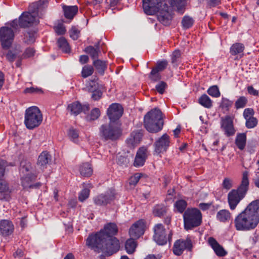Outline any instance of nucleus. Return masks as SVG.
<instances>
[{"instance_id":"obj_1","label":"nucleus","mask_w":259,"mask_h":259,"mask_svg":"<svg viewBox=\"0 0 259 259\" xmlns=\"http://www.w3.org/2000/svg\"><path fill=\"white\" fill-rule=\"evenodd\" d=\"M259 223V199L249 203L244 210L234 219L237 231H247L254 229Z\"/></svg>"},{"instance_id":"obj_2","label":"nucleus","mask_w":259,"mask_h":259,"mask_svg":"<svg viewBox=\"0 0 259 259\" xmlns=\"http://www.w3.org/2000/svg\"><path fill=\"white\" fill-rule=\"evenodd\" d=\"M102 233L92 234L86 240V245L95 251L104 252L110 256L116 252L119 249V242L116 238L102 239Z\"/></svg>"},{"instance_id":"obj_3","label":"nucleus","mask_w":259,"mask_h":259,"mask_svg":"<svg viewBox=\"0 0 259 259\" xmlns=\"http://www.w3.org/2000/svg\"><path fill=\"white\" fill-rule=\"evenodd\" d=\"M143 7L145 13L153 15L158 13L159 21L164 25L170 24L171 16L168 12V5L161 0H143Z\"/></svg>"},{"instance_id":"obj_4","label":"nucleus","mask_w":259,"mask_h":259,"mask_svg":"<svg viewBox=\"0 0 259 259\" xmlns=\"http://www.w3.org/2000/svg\"><path fill=\"white\" fill-rule=\"evenodd\" d=\"M249 186L248 172L245 171L242 174L241 184L237 189L232 190L228 194V201L231 210H234L240 201L245 197Z\"/></svg>"},{"instance_id":"obj_5","label":"nucleus","mask_w":259,"mask_h":259,"mask_svg":"<svg viewBox=\"0 0 259 259\" xmlns=\"http://www.w3.org/2000/svg\"><path fill=\"white\" fill-rule=\"evenodd\" d=\"M144 125L150 133H155L161 131L163 125L161 111L157 108H154L148 112L144 116Z\"/></svg>"},{"instance_id":"obj_6","label":"nucleus","mask_w":259,"mask_h":259,"mask_svg":"<svg viewBox=\"0 0 259 259\" xmlns=\"http://www.w3.org/2000/svg\"><path fill=\"white\" fill-rule=\"evenodd\" d=\"M122 134L121 123L119 122H111L102 124L99 128V136L105 141H115Z\"/></svg>"},{"instance_id":"obj_7","label":"nucleus","mask_w":259,"mask_h":259,"mask_svg":"<svg viewBox=\"0 0 259 259\" xmlns=\"http://www.w3.org/2000/svg\"><path fill=\"white\" fill-rule=\"evenodd\" d=\"M38 4L34 3L29 7V11L23 12L19 18V24L21 27L25 28L39 23Z\"/></svg>"},{"instance_id":"obj_8","label":"nucleus","mask_w":259,"mask_h":259,"mask_svg":"<svg viewBox=\"0 0 259 259\" xmlns=\"http://www.w3.org/2000/svg\"><path fill=\"white\" fill-rule=\"evenodd\" d=\"M42 114L36 106H31L25 110L24 124L29 130L38 127L42 122Z\"/></svg>"},{"instance_id":"obj_9","label":"nucleus","mask_w":259,"mask_h":259,"mask_svg":"<svg viewBox=\"0 0 259 259\" xmlns=\"http://www.w3.org/2000/svg\"><path fill=\"white\" fill-rule=\"evenodd\" d=\"M184 228L188 230L200 226L202 223V214L196 208H188L183 214Z\"/></svg>"},{"instance_id":"obj_10","label":"nucleus","mask_w":259,"mask_h":259,"mask_svg":"<svg viewBox=\"0 0 259 259\" xmlns=\"http://www.w3.org/2000/svg\"><path fill=\"white\" fill-rule=\"evenodd\" d=\"M154 234L153 235L154 240L159 245H163L167 243V240L170 241L172 236L171 231H169L168 236L166 230L161 224L155 225L153 228Z\"/></svg>"},{"instance_id":"obj_11","label":"nucleus","mask_w":259,"mask_h":259,"mask_svg":"<svg viewBox=\"0 0 259 259\" xmlns=\"http://www.w3.org/2000/svg\"><path fill=\"white\" fill-rule=\"evenodd\" d=\"M14 32L8 26L0 28V40L2 46L4 49H8L12 45L14 38Z\"/></svg>"},{"instance_id":"obj_12","label":"nucleus","mask_w":259,"mask_h":259,"mask_svg":"<svg viewBox=\"0 0 259 259\" xmlns=\"http://www.w3.org/2000/svg\"><path fill=\"white\" fill-rule=\"evenodd\" d=\"M192 244L190 239H179L177 240L172 247L174 253L178 256L181 255L184 250L191 251L192 248Z\"/></svg>"},{"instance_id":"obj_13","label":"nucleus","mask_w":259,"mask_h":259,"mask_svg":"<svg viewBox=\"0 0 259 259\" xmlns=\"http://www.w3.org/2000/svg\"><path fill=\"white\" fill-rule=\"evenodd\" d=\"M169 144V137L166 134H163L154 143V152L158 155L165 152Z\"/></svg>"},{"instance_id":"obj_14","label":"nucleus","mask_w":259,"mask_h":259,"mask_svg":"<svg viewBox=\"0 0 259 259\" xmlns=\"http://www.w3.org/2000/svg\"><path fill=\"white\" fill-rule=\"evenodd\" d=\"M115 198V194L113 190H110L105 194H101L94 198V202L96 205L105 206L111 203Z\"/></svg>"},{"instance_id":"obj_15","label":"nucleus","mask_w":259,"mask_h":259,"mask_svg":"<svg viewBox=\"0 0 259 259\" xmlns=\"http://www.w3.org/2000/svg\"><path fill=\"white\" fill-rule=\"evenodd\" d=\"M123 108L118 103L112 104L108 109L107 114L111 122H115L123 114Z\"/></svg>"},{"instance_id":"obj_16","label":"nucleus","mask_w":259,"mask_h":259,"mask_svg":"<svg viewBox=\"0 0 259 259\" xmlns=\"http://www.w3.org/2000/svg\"><path fill=\"white\" fill-rule=\"evenodd\" d=\"M145 223L143 220H140L134 223L129 230L130 236L135 239L139 238L145 231Z\"/></svg>"},{"instance_id":"obj_17","label":"nucleus","mask_w":259,"mask_h":259,"mask_svg":"<svg viewBox=\"0 0 259 259\" xmlns=\"http://www.w3.org/2000/svg\"><path fill=\"white\" fill-rule=\"evenodd\" d=\"M148 156V149L146 147H142L140 148L137 152L134 166L139 167L143 166Z\"/></svg>"},{"instance_id":"obj_18","label":"nucleus","mask_w":259,"mask_h":259,"mask_svg":"<svg viewBox=\"0 0 259 259\" xmlns=\"http://www.w3.org/2000/svg\"><path fill=\"white\" fill-rule=\"evenodd\" d=\"M221 128L227 137L233 136L235 133L233 120L229 116L221 118Z\"/></svg>"},{"instance_id":"obj_19","label":"nucleus","mask_w":259,"mask_h":259,"mask_svg":"<svg viewBox=\"0 0 259 259\" xmlns=\"http://www.w3.org/2000/svg\"><path fill=\"white\" fill-rule=\"evenodd\" d=\"M118 232V228L116 225L114 223H110L107 224L104 226V229L101 230L97 234H100L102 233V239H110V238H115L114 237Z\"/></svg>"},{"instance_id":"obj_20","label":"nucleus","mask_w":259,"mask_h":259,"mask_svg":"<svg viewBox=\"0 0 259 259\" xmlns=\"http://www.w3.org/2000/svg\"><path fill=\"white\" fill-rule=\"evenodd\" d=\"M14 231V225L12 222L4 220L0 221V234L4 236L11 235Z\"/></svg>"},{"instance_id":"obj_21","label":"nucleus","mask_w":259,"mask_h":259,"mask_svg":"<svg viewBox=\"0 0 259 259\" xmlns=\"http://www.w3.org/2000/svg\"><path fill=\"white\" fill-rule=\"evenodd\" d=\"M208 242L218 256H224L227 254V252L223 247L214 238L209 237L208 239Z\"/></svg>"},{"instance_id":"obj_22","label":"nucleus","mask_w":259,"mask_h":259,"mask_svg":"<svg viewBox=\"0 0 259 259\" xmlns=\"http://www.w3.org/2000/svg\"><path fill=\"white\" fill-rule=\"evenodd\" d=\"M10 194L11 191L7 183L3 180H0V200L9 201Z\"/></svg>"},{"instance_id":"obj_23","label":"nucleus","mask_w":259,"mask_h":259,"mask_svg":"<svg viewBox=\"0 0 259 259\" xmlns=\"http://www.w3.org/2000/svg\"><path fill=\"white\" fill-rule=\"evenodd\" d=\"M51 155L48 152L44 151L38 156L37 162V165L40 169H44L46 167V165L51 161Z\"/></svg>"},{"instance_id":"obj_24","label":"nucleus","mask_w":259,"mask_h":259,"mask_svg":"<svg viewBox=\"0 0 259 259\" xmlns=\"http://www.w3.org/2000/svg\"><path fill=\"white\" fill-rule=\"evenodd\" d=\"M35 177V176L34 175H22L21 183L23 188L27 189L38 187L40 185L39 183H36L35 185L31 184V182L34 179Z\"/></svg>"},{"instance_id":"obj_25","label":"nucleus","mask_w":259,"mask_h":259,"mask_svg":"<svg viewBox=\"0 0 259 259\" xmlns=\"http://www.w3.org/2000/svg\"><path fill=\"white\" fill-rule=\"evenodd\" d=\"M63 10L65 17L67 19L71 20L78 12V9L76 6H63Z\"/></svg>"},{"instance_id":"obj_26","label":"nucleus","mask_w":259,"mask_h":259,"mask_svg":"<svg viewBox=\"0 0 259 259\" xmlns=\"http://www.w3.org/2000/svg\"><path fill=\"white\" fill-rule=\"evenodd\" d=\"M32 167L29 161L23 160L20 163V171L22 175H34L32 172Z\"/></svg>"},{"instance_id":"obj_27","label":"nucleus","mask_w":259,"mask_h":259,"mask_svg":"<svg viewBox=\"0 0 259 259\" xmlns=\"http://www.w3.org/2000/svg\"><path fill=\"white\" fill-rule=\"evenodd\" d=\"M67 110L72 115H77L82 110V107L78 102H75L68 105Z\"/></svg>"},{"instance_id":"obj_28","label":"nucleus","mask_w":259,"mask_h":259,"mask_svg":"<svg viewBox=\"0 0 259 259\" xmlns=\"http://www.w3.org/2000/svg\"><path fill=\"white\" fill-rule=\"evenodd\" d=\"M231 217V213L226 209H222L219 211L217 214V219L221 222L225 223L229 222Z\"/></svg>"},{"instance_id":"obj_29","label":"nucleus","mask_w":259,"mask_h":259,"mask_svg":"<svg viewBox=\"0 0 259 259\" xmlns=\"http://www.w3.org/2000/svg\"><path fill=\"white\" fill-rule=\"evenodd\" d=\"M246 142V135L245 133L238 134L236 137L235 144L240 150L245 148Z\"/></svg>"},{"instance_id":"obj_30","label":"nucleus","mask_w":259,"mask_h":259,"mask_svg":"<svg viewBox=\"0 0 259 259\" xmlns=\"http://www.w3.org/2000/svg\"><path fill=\"white\" fill-rule=\"evenodd\" d=\"M79 170L81 175L84 177H90L93 173V169L89 163L85 162L81 164Z\"/></svg>"},{"instance_id":"obj_31","label":"nucleus","mask_w":259,"mask_h":259,"mask_svg":"<svg viewBox=\"0 0 259 259\" xmlns=\"http://www.w3.org/2000/svg\"><path fill=\"white\" fill-rule=\"evenodd\" d=\"M167 212V208L164 204H157L153 207V213L155 217L161 218Z\"/></svg>"},{"instance_id":"obj_32","label":"nucleus","mask_w":259,"mask_h":259,"mask_svg":"<svg viewBox=\"0 0 259 259\" xmlns=\"http://www.w3.org/2000/svg\"><path fill=\"white\" fill-rule=\"evenodd\" d=\"M84 51L87 53L89 54L91 58L94 60L98 57L99 54L100 53L99 45H96V48L91 46L87 47L85 49Z\"/></svg>"},{"instance_id":"obj_33","label":"nucleus","mask_w":259,"mask_h":259,"mask_svg":"<svg viewBox=\"0 0 259 259\" xmlns=\"http://www.w3.org/2000/svg\"><path fill=\"white\" fill-rule=\"evenodd\" d=\"M36 37V32L35 30H29L24 35V41L27 44L33 43Z\"/></svg>"},{"instance_id":"obj_34","label":"nucleus","mask_w":259,"mask_h":259,"mask_svg":"<svg viewBox=\"0 0 259 259\" xmlns=\"http://www.w3.org/2000/svg\"><path fill=\"white\" fill-rule=\"evenodd\" d=\"M58 47L64 53H68L70 51V48L67 40L63 37L59 38L57 41Z\"/></svg>"},{"instance_id":"obj_35","label":"nucleus","mask_w":259,"mask_h":259,"mask_svg":"<svg viewBox=\"0 0 259 259\" xmlns=\"http://www.w3.org/2000/svg\"><path fill=\"white\" fill-rule=\"evenodd\" d=\"M134 238L128 239L126 240L125 244V248L126 252L128 254L133 253L137 247L136 242L134 239Z\"/></svg>"},{"instance_id":"obj_36","label":"nucleus","mask_w":259,"mask_h":259,"mask_svg":"<svg viewBox=\"0 0 259 259\" xmlns=\"http://www.w3.org/2000/svg\"><path fill=\"white\" fill-rule=\"evenodd\" d=\"M198 102L201 105L207 108H210L212 106V101L206 94L202 95L199 98Z\"/></svg>"},{"instance_id":"obj_37","label":"nucleus","mask_w":259,"mask_h":259,"mask_svg":"<svg viewBox=\"0 0 259 259\" xmlns=\"http://www.w3.org/2000/svg\"><path fill=\"white\" fill-rule=\"evenodd\" d=\"M244 47L241 43H235L233 44L230 48V53L232 55L239 54L243 52Z\"/></svg>"},{"instance_id":"obj_38","label":"nucleus","mask_w":259,"mask_h":259,"mask_svg":"<svg viewBox=\"0 0 259 259\" xmlns=\"http://www.w3.org/2000/svg\"><path fill=\"white\" fill-rule=\"evenodd\" d=\"M93 65L99 72L103 73L106 68L105 61L100 60H95L93 62Z\"/></svg>"},{"instance_id":"obj_39","label":"nucleus","mask_w":259,"mask_h":259,"mask_svg":"<svg viewBox=\"0 0 259 259\" xmlns=\"http://www.w3.org/2000/svg\"><path fill=\"white\" fill-rule=\"evenodd\" d=\"M193 23V19L188 16H185L182 20L183 27L185 29L190 28Z\"/></svg>"},{"instance_id":"obj_40","label":"nucleus","mask_w":259,"mask_h":259,"mask_svg":"<svg viewBox=\"0 0 259 259\" xmlns=\"http://www.w3.org/2000/svg\"><path fill=\"white\" fill-rule=\"evenodd\" d=\"M187 205V202L184 200H177L175 203V206L178 211L182 213L185 210Z\"/></svg>"},{"instance_id":"obj_41","label":"nucleus","mask_w":259,"mask_h":259,"mask_svg":"<svg viewBox=\"0 0 259 259\" xmlns=\"http://www.w3.org/2000/svg\"><path fill=\"white\" fill-rule=\"evenodd\" d=\"M233 102L229 99L225 98H222L220 107L225 111H228L230 108L232 107Z\"/></svg>"},{"instance_id":"obj_42","label":"nucleus","mask_w":259,"mask_h":259,"mask_svg":"<svg viewBox=\"0 0 259 259\" xmlns=\"http://www.w3.org/2000/svg\"><path fill=\"white\" fill-rule=\"evenodd\" d=\"M247 103V99L244 96L240 97L235 102V106L237 109L244 108Z\"/></svg>"},{"instance_id":"obj_43","label":"nucleus","mask_w":259,"mask_h":259,"mask_svg":"<svg viewBox=\"0 0 259 259\" xmlns=\"http://www.w3.org/2000/svg\"><path fill=\"white\" fill-rule=\"evenodd\" d=\"M94 72V68L91 65L84 66L81 71V75L83 78H86L91 75Z\"/></svg>"},{"instance_id":"obj_44","label":"nucleus","mask_w":259,"mask_h":259,"mask_svg":"<svg viewBox=\"0 0 259 259\" xmlns=\"http://www.w3.org/2000/svg\"><path fill=\"white\" fill-rule=\"evenodd\" d=\"M207 93L211 97L218 98L221 96V93L217 85H212L207 90Z\"/></svg>"},{"instance_id":"obj_45","label":"nucleus","mask_w":259,"mask_h":259,"mask_svg":"<svg viewBox=\"0 0 259 259\" xmlns=\"http://www.w3.org/2000/svg\"><path fill=\"white\" fill-rule=\"evenodd\" d=\"M70 37L73 40H76L79 36L80 30L75 26H73L69 31Z\"/></svg>"},{"instance_id":"obj_46","label":"nucleus","mask_w":259,"mask_h":259,"mask_svg":"<svg viewBox=\"0 0 259 259\" xmlns=\"http://www.w3.org/2000/svg\"><path fill=\"white\" fill-rule=\"evenodd\" d=\"M168 62L165 60L159 61L157 62L155 67L154 68L158 72L162 71L167 67Z\"/></svg>"},{"instance_id":"obj_47","label":"nucleus","mask_w":259,"mask_h":259,"mask_svg":"<svg viewBox=\"0 0 259 259\" xmlns=\"http://www.w3.org/2000/svg\"><path fill=\"white\" fill-rule=\"evenodd\" d=\"M149 78L153 81H157L160 79L161 76L159 72L153 68L149 75Z\"/></svg>"},{"instance_id":"obj_48","label":"nucleus","mask_w":259,"mask_h":259,"mask_svg":"<svg viewBox=\"0 0 259 259\" xmlns=\"http://www.w3.org/2000/svg\"><path fill=\"white\" fill-rule=\"evenodd\" d=\"M141 178V175L140 174H135L134 176H132L128 180L130 185L133 187L135 186Z\"/></svg>"},{"instance_id":"obj_49","label":"nucleus","mask_w":259,"mask_h":259,"mask_svg":"<svg viewBox=\"0 0 259 259\" xmlns=\"http://www.w3.org/2000/svg\"><path fill=\"white\" fill-rule=\"evenodd\" d=\"M68 135L70 140L76 142L78 137V133L75 129L71 128L68 132Z\"/></svg>"},{"instance_id":"obj_50","label":"nucleus","mask_w":259,"mask_h":259,"mask_svg":"<svg viewBox=\"0 0 259 259\" xmlns=\"http://www.w3.org/2000/svg\"><path fill=\"white\" fill-rule=\"evenodd\" d=\"M257 123V119L254 117L246 119L245 125L248 128H251L255 127Z\"/></svg>"},{"instance_id":"obj_51","label":"nucleus","mask_w":259,"mask_h":259,"mask_svg":"<svg viewBox=\"0 0 259 259\" xmlns=\"http://www.w3.org/2000/svg\"><path fill=\"white\" fill-rule=\"evenodd\" d=\"M90 195V190L88 188L83 189L79 194L78 199L79 201L83 202L87 199Z\"/></svg>"},{"instance_id":"obj_52","label":"nucleus","mask_w":259,"mask_h":259,"mask_svg":"<svg viewBox=\"0 0 259 259\" xmlns=\"http://www.w3.org/2000/svg\"><path fill=\"white\" fill-rule=\"evenodd\" d=\"M92 87L91 88L89 89V90L90 92H92V98L94 100H98L100 99L102 95V93L100 90H93L92 89Z\"/></svg>"},{"instance_id":"obj_53","label":"nucleus","mask_w":259,"mask_h":259,"mask_svg":"<svg viewBox=\"0 0 259 259\" xmlns=\"http://www.w3.org/2000/svg\"><path fill=\"white\" fill-rule=\"evenodd\" d=\"M100 115V111L99 109L97 108H95L93 109L89 115V118L90 120H94L98 118V117Z\"/></svg>"},{"instance_id":"obj_54","label":"nucleus","mask_w":259,"mask_h":259,"mask_svg":"<svg viewBox=\"0 0 259 259\" xmlns=\"http://www.w3.org/2000/svg\"><path fill=\"white\" fill-rule=\"evenodd\" d=\"M233 186L232 181L228 178H225L222 183V187L224 189L227 190L230 189Z\"/></svg>"},{"instance_id":"obj_55","label":"nucleus","mask_w":259,"mask_h":259,"mask_svg":"<svg viewBox=\"0 0 259 259\" xmlns=\"http://www.w3.org/2000/svg\"><path fill=\"white\" fill-rule=\"evenodd\" d=\"M181 56V53L178 50L175 51L171 56V63L174 65H177V63Z\"/></svg>"},{"instance_id":"obj_56","label":"nucleus","mask_w":259,"mask_h":259,"mask_svg":"<svg viewBox=\"0 0 259 259\" xmlns=\"http://www.w3.org/2000/svg\"><path fill=\"white\" fill-rule=\"evenodd\" d=\"M141 136V135L139 133H133L131 135V138L128 140L131 141L132 144L137 143L139 142Z\"/></svg>"},{"instance_id":"obj_57","label":"nucleus","mask_w":259,"mask_h":259,"mask_svg":"<svg viewBox=\"0 0 259 259\" xmlns=\"http://www.w3.org/2000/svg\"><path fill=\"white\" fill-rule=\"evenodd\" d=\"M166 87V84L164 81H161L158 83L155 88L157 91L160 94H162Z\"/></svg>"},{"instance_id":"obj_58","label":"nucleus","mask_w":259,"mask_h":259,"mask_svg":"<svg viewBox=\"0 0 259 259\" xmlns=\"http://www.w3.org/2000/svg\"><path fill=\"white\" fill-rule=\"evenodd\" d=\"M54 29L57 34L62 35L65 33L66 29L63 24H59L54 27Z\"/></svg>"},{"instance_id":"obj_59","label":"nucleus","mask_w":259,"mask_h":259,"mask_svg":"<svg viewBox=\"0 0 259 259\" xmlns=\"http://www.w3.org/2000/svg\"><path fill=\"white\" fill-rule=\"evenodd\" d=\"M35 50L31 48H28L26 49L25 52L23 54V58H27L34 56Z\"/></svg>"},{"instance_id":"obj_60","label":"nucleus","mask_w":259,"mask_h":259,"mask_svg":"<svg viewBox=\"0 0 259 259\" xmlns=\"http://www.w3.org/2000/svg\"><path fill=\"white\" fill-rule=\"evenodd\" d=\"M253 114L254 111L251 108H246L244 110L243 116L245 119L253 117Z\"/></svg>"},{"instance_id":"obj_61","label":"nucleus","mask_w":259,"mask_h":259,"mask_svg":"<svg viewBox=\"0 0 259 259\" xmlns=\"http://www.w3.org/2000/svg\"><path fill=\"white\" fill-rule=\"evenodd\" d=\"M6 162L5 160H0V180H2L5 173Z\"/></svg>"},{"instance_id":"obj_62","label":"nucleus","mask_w":259,"mask_h":259,"mask_svg":"<svg viewBox=\"0 0 259 259\" xmlns=\"http://www.w3.org/2000/svg\"><path fill=\"white\" fill-rule=\"evenodd\" d=\"M128 162V159L123 156H119L117 159L118 163L120 165H126Z\"/></svg>"},{"instance_id":"obj_63","label":"nucleus","mask_w":259,"mask_h":259,"mask_svg":"<svg viewBox=\"0 0 259 259\" xmlns=\"http://www.w3.org/2000/svg\"><path fill=\"white\" fill-rule=\"evenodd\" d=\"M16 57V54L13 53L12 51H10L6 55L7 59L10 62H13Z\"/></svg>"},{"instance_id":"obj_64","label":"nucleus","mask_w":259,"mask_h":259,"mask_svg":"<svg viewBox=\"0 0 259 259\" xmlns=\"http://www.w3.org/2000/svg\"><path fill=\"white\" fill-rule=\"evenodd\" d=\"M103 0H89V3L93 6L96 9H98L100 7Z\"/></svg>"}]
</instances>
